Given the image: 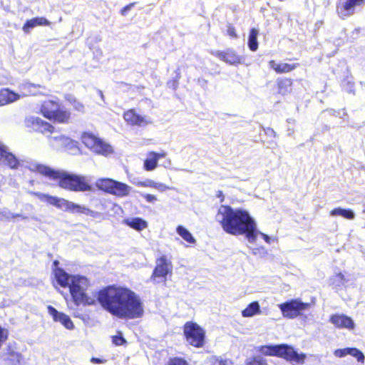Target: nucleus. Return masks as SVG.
Instances as JSON below:
<instances>
[{
    "label": "nucleus",
    "instance_id": "obj_1",
    "mask_svg": "<svg viewBox=\"0 0 365 365\" xmlns=\"http://www.w3.org/2000/svg\"><path fill=\"white\" fill-rule=\"evenodd\" d=\"M98 301L105 310L119 319H134L144 314L140 296L125 287L110 286L101 290Z\"/></svg>",
    "mask_w": 365,
    "mask_h": 365
},
{
    "label": "nucleus",
    "instance_id": "obj_2",
    "mask_svg": "<svg viewBox=\"0 0 365 365\" xmlns=\"http://www.w3.org/2000/svg\"><path fill=\"white\" fill-rule=\"evenodd\" d=\"M215 217L225 232L233 235H245L250 243L256 242L259 238H262L267 244L277 241L275 237L269 236L258 230L255 220L245 210L221 205Z\"/></svg>",
    "mask_w": 365,
    "mask_h": 365
},
{
    "label": "nucleus",
    "instance_id": "obj_3",
    "mask_svg": "<svg viewBox=\"0 0 365 365\" xmlns=\"http://www.w3.org/2000/svg\"><path fill=\"white\" fill-rule=\"evenodd\" d=\"M29 169L49 179L58 180V185L65 190L73 192H86L92 190L89 180L86 176L56 170L46 165L38 163H30Z\"/></svg>",
    "mask_w": 365,
    "mask_h": 365
},
{
    "label": "nucleus",
    "instance_id": "obj_4",
    "mask_svg": "<svg viewBox=\"0 0 365 365\" xmlns=\"http://www.w3.org/2000/svg\"><path fill=\"white\" fill-rule=\"evenodd\" d=\"M31 194L36 196L41 201L46 202L65 212L72 214H83L93 218H98L101 216V213L99 212L92 210L83 205L76 204L64 198L39 192H31Z\"/></svg>",
    "mask_w": 365,
    "mask_h": 365
},
{
    "label": "nucleus",
    "instance_id": "obj_5",
    "mask_svg": "<svg viewBox=\"0 0 365 365\" xmlns=\"http://www.w3.org/2000/svg\"><path fill=\"white\" fill-rule=\"evenodd\" d=\"M90 287V282L84 276L74 275L71 277L69 284L70 294L73 302L77 306H90L96 304L94 296H89L87 290Z\"/></svg>",
    "mask_w": 365,
    "mask_h": 365
},
{
    "label": "nucleus",
    "instance_id": "obj_6",
    "mask_svg": "<svg viewBox=\"0 0 365 365\" xmlns=\"http://www.w3.org/2000/svg\"><path fill=\"white\" fill-rule=\"evenodd\" d=\"M258 351L264 355L281 357L297 364H304L307 358L306 354L298 353L292 346L287 344L261 346L258 347Z\"/></svg>",
    "mask_w": 365,
    "mask_h": 365
},
{
    "label": "nucleus",
    "instance_id": "obj_7",
    "mask_svg": "<svg viewBox=\"0 0 365 365\" xmlns=\"http://www.w3.org/2000/svg\"><path fill=\"white\" fill-rule=\"evenodd\" d=\"M81 141L92 152L103 156H108L113 153V147L107 142L91 133H83Z\"/></svg>",
    "mask_w": 365,
    "mask_h": 365
},
{
    "label": "nucleus",
    "instance_id": "obj_8",
    "mask_svg": "<svg viewBox=\"0 0 365 365\" xmlns=\"http://www.w3.org/2000/svg\"><path fill=\"white\" fill-rule=\"evenodd\" d=\"M48 141L53 148L62 149L71 155L80 153L78 143L65 135H54L48 136Z\"/></svg>",
    "mask_w": 365,
    "mask_h": 365
},
{
    "label": "nucleus",
    "instance_id": "obj_9",
    "mask_svg": "<svg viewBox=\"0 0 365 365\" xmlns=\"http://www.w3.org/2000/svg\"><path fill=\"white\" fill-rule=\"evenodd\" d=\"M184 334L187 342L195 346L202 347L205 341V331L196 323L188 322L184 325Z\"/></svg>",
    "mask_w": 365,
    "mask_h": 365
},
{
    "label": "nucleus",
    "instance_id": "obj_10",
    "mask_svg": "<svg viewBox=\"0 0 365 365\" xmlns=\"http://www.w3.org/2000/svg\"><path fill=\"white\" fill-rule=\"evenodd\" d=\"M284 317L294 319L297 317L302 311L309 308V304L300 300L294 299L278 305Z\"/></svg>",
    "mask_w": 365,
    "mask_h": 365
},
{
    "label": "nucleus",
    "instance_id": "obj_11",
    "mask_svg": "<svg viewBox=\"0 0 365 365\" xmlns=\"http://www.w3.org/2000/svg\"><path fill=\"white\" fill-rule=\"evenodd\" d=\"M173 266L171 262L165 255L156 260V266L151 276V279L157 283L165 282L166 276L171 272Z\"/></svg>",
    "mask_w": 365,
    "mask_h": 365
},
{
    "label": "nucleus",
    "instance_id": "obj_12",
    "mask_svg": "<svg viewBox=\"0 0 365 365\" xmlns=\"http://www.w3.org/2000/svg\"><path fill=\"white\" fill-rule=\"evenodd\" d=\"M123 118L124 120L131 125L143 127L152 123L149 117L139 115L136 113L134 110H129L125 112Z\"/></svg>",
    "mask_w": 365,
    "mask_h": 365
},
{
    "label": "nucleus",
    "instance_id": "obj_13",
    "mask_svg": "<svg viewBox=\"0 0 365 365\" xmlns=\"http://www.w3.org/2000/svg\"><path fill=\"white\" fill-rule=\"evenodd\" d=\"M364 0H346L341 2L337 6V12L341 19H345L354 13L356 6H359L364 3Z\"/></svg>",
    "mask_w": 365,
    "mask_h": 365
},
{
    "label": "nucleus",
    "instance_id": "obj_14",
    "mask_svg": "<svg viewBox=\"0 0 365 365\" xmlns=\"http://www.w3.org/2000/svg\"><path fill=\"white\" fill-rule=\"evenodd\" d=\"M48 314L52 317L53 320L56 322L61 323L65 328L73 329L74 325L71 318L63 312H58L52 306L47 307Z\"/></svg>",
    "mask_w": 365,
    "mask_h": 365
},
{
    "label": "nucleus",
    "instance_id": "obj_15",
    "mask_svg": "<svg viewBox=\"0 0 365 365\" xmlns=\"http://www.w3.org/2000/svg\"><path fill=\"white\" fill-rule=\"evenodd\" d=\"M329 322L339 329L352 330L355 327L353 319L344 314H333L331 316Z\"/></svg>",
    "mask_w": 365,
    "mask_h": 365
},
{
    "label": "nucleus",
    "instance_id": "obj_16",
    "mask_svg": "<svg viewBox=\"0 0 365 365\" xmlns=\"http://www.w3.org/2000/svg\"><path fill=\"white\" fill-rule=\"evenodd\" d=\"M19 162L8 148L0 143V165H6L12 169L17 168Z\"/></svg>",
    "mask_w": 365,
    "mask_h": 365
},
{
    "label": "nucleus",
    "instance_id": "obj_17",
    "mask_svg": "<svg viewBox=\"0 0 365 365\" xmlns=\"http://www.w3.org/2000/svg\"><path fill=\"white\" fill-rule=\"evenodd\" d=\"M44 87L40 84H35L29 81H24L19 86L21 98L26 96L42 94L41 90Z\"/></svg>",
    "mask_w": 365,
    "mask_h": 365
},
{
    "label": "nucleus",
    "instance_id": "obj_18",
    "mask_svg": "<svg viewBox=\"0 0 365 365\" xmlns=\"http://www.w3.org/2000/svg\"><path fill=\"white\" fill-rule=\"evenodd\" d=\"M214 55L220 60L230 65L242 63V57L237 54L232 49H227L224 51H215Z\"/></svg>",
    "mask_w": 365,
    "mask_h": 365
},
{
    "label": "nucleus",
    "instance_id": "obj_19",
    "mask_svg": "<svg viewBox=\"0 0 365 365\" xmlns=\"http://www.w3.org/2000/svg\"><path fill=\"white\" fill-rule=\"evenodd\" d=\"M334 354L336 357L342 358L347 355H350L354 357L359 362L364 364L365 356L364 354L356 348H344L336 349L334 351Z\"/></svg>",
    "mask_w": 365,
    "mask_h": 365
},
{
    "label": "nucleus",
    "instance_id": "obj_20",
    "mask_svg": "<svg viewBox=\"0 0 365 365\" xmlns=\"http://www.w3.org/2000/svg\"><path fill=\"white\" fill-rule=\"evenodd\" d=\"M58 264V261L53 262V265L57 267ZM55 279H56L57 283L63 287H69V284H71V279L73 276L67 274L63 269L61 268L56 267L53 270Z\"/></svg>",
    "mask_w": 365,
    "mask_h": 365
},
{
    "label": "nucleus",
    "instance_id": "obj_21",
    "mask_svg": "<svg viewBox=\"0 0 365 365\" xmlns=\"http://www.w3.org/2000/svg\"><path fill=\"white\" fill-rule=\"evenodd\" d=\"M60 104L58 101L53 100L45 101L41 104L40 111L41 113L47 119H50L56 112Z\"/></svg>",
    "mask_w": 365,
    "mask_h": 365
},
{
    "label": "nucleus",
    "instance_id": "obj_22",
    "mask_svg": "<svg viewBox=\"0 0 365 365\" xmlns=\"http://www.w3.org/2000/svg\"><path fill=\"white\" fill-rule=\"evenodd\" d=\"M20 98V94L14 92L9 88H3L0 90V106L12 103L19 101Z\"/></svg>",
    "mask_w": 365,
    "mask_h": 365
},
{
    "label": "nucleus",
    "instance_id": "obj_23",
    "mask_svg": "<svg viewBox=\"0 0 365 365\" xmlns=\"http://www.w3.org/2000/svg\"><path fill=\"white\" fill-rule=\"evenodd\" d=\"M132 190V187L125 183L115 180L113 187L111 195L118 197H124L128 196Z\"/></svg>",
    "mask_w": 365,
    "mask_h": 365
},
{
    "label": "nucleus",
    "instance_id": "obj_24",
    "mask_svg": "<svg viewBox=\"0 0 365 365\" xmlns=\"http://www.w3.org/2000/svg\"><path fill=\"white\" fill-rule=\"evenodd\" d=\"M123 222L137 231H141L148 227V222L140 217L126 218Z\"/></svg>",
    "mask_w": 365,
    "mask_h": 365
},
{
    "label": "nucleus",
    "instance_id": "obj_25",
    "mask_svg": "<svg viewBox=\"0 0 365 365\" xmlns=\"http://www.w3.org/2000/svg\"><path fill=\"white\" fill-rule=\"evenodd\" d=\"M269 64V66L278 73H288V72L295 69L298 66V64H297V63H293V64H289V63H277L274 61H270Z\"/></svg>",
    "mask_w": 365,
    "mask_h": 365
},
{
    "label": "nucleus",
    "instance_id": "obj_26",
    "mask_svg": "<svg viewBox=\"0 0 365 365\" xmlns=\"http://www.w3.org/2000/svg\"><path fill=\"white\" fill-rule=\"evenodd\" d=\"M71 118V113L66 109H64L59 106L56 112L54 113L53 116L49 120H53L60 123H67Z\"/></svg>",
    "mask_w": 365,
    "mask_h": 365
},
{
    "label": "nucleus",
    "instance_id": "obj_27",
    "mask_svg": "<svg viewBox=\"0 0 365 365\" xmlns=\"http://www.w3.org/2000/svg\"><path fill=\"white\" fill-rule=\"evenodd\" d=\"M158 165V161L156 158V153L150 151L147 153L146 158L144 160L143 168L146 171H153Z\"/></svg>",
    "mask_w": 365,
    "mask_h": 365
},
{
    "label": "nucleus",
    "instance_id": "obj_28",
    "mask_svg": "<svg viewBox=\"0 0 365 365\" xmlns=\"http://www.w3.org/2000/svg\"><path fill=\"white\" fill-rule=\"evenodd\" d=\"M115 182V180L110 178H101L96 180V186L99 190L110 194Z\"/></svg>",
    "mask_w": 365,
    "mask_h": 365
},
{
    "label": "nucleus",
    "instance_id": "obj_29",
    "mask_svg": "<svg viewBox=\"0 0 365 365\" xmlns=\"http://www.w3.org/2000/svg\"><path fill=\"white\" fill-rule=\"evenodd\" d=\"M260 313V306L258 302L250 303L244 310L242 311L243 317H252Z\"/></svg>",
    "mask_w": 365,
    "mask_h": 365
},
{
    "label": "nucleus",
    "instance_id": "obj_30",
    "mask_svg": "<svg viewBox=\"0 0 365 365\" xmlns=\"http://www.w3.org/2000/svg\"><path fill=\"white\" fill-rule=\"evenodd\" d=\"M176 232L187 243L195 244L196 240L190 232L182 225H178L176 228Z\"/></svg>",
    "mask_w": 365,
    "mask_h": 365
},
{
    "label": "nucleus",
    "instance_id": "obj_31",
    "mask_svg": "<svg viewBox=\"0 0 365 365\" xmlns=\"http://www.w3.org/2000/svg\"><path fill=\"white\" fill-rule=\"evenodd\" d=\"M331 216H341L348 220H353L355 217V214L351 210H346L341 207H337L330 212Z\"/></svg>",
    "mask_w": 365,
    "mask_h": 365
},
{
    "label": "nucleus",
    "instance_id": "obj_32",
    "mask_svg": "<svg viewBox=\"0 0 365 365\" xmlns=\"http://www.w3.org/2000/svg\"><path fill=\"white\" fill-rule=\"evenodd\" d=\"M292 81L289 78L281 79L278 81V92L282 95H287L292 91Z\"/></svg>",
    "mask_w": 365,
    "mask_h": 365
},
{
    "label": "nucleus",
    "instance_id": "obj_33",
    "mask_svg": "<svg viewBox=\"0 0 365 365\" xmlns=\"http://www.w3.org/2000/svg\"><path fill=\"white\" fill-rule=\"evenodd\" d=\"M259 31L257 29H252L250 32L248 38V46L252 51H255L258 48L257 36Z\"/></svg>",
    "mask_w": 365,
    "mask_h": 365
},
{
    "label": "nucleus",
    "instance_id": "obj_34",
    "mask_svg": "<svg viewBox=\"0 0 365 365\" xmlns=\"http://www.w3.org/2000/svg\"><path fill=\"white\" fill-rule=\"evenodd\" d=\"M41 120L42 119L39 117L29 115L26 117L24 120V124L26 128L36 131Z\"/></svg>",
    "mask_w": 365,
    "mask_h": 365
},
{
    "label": "nucleus",
    "instance_id": "obj_35",
    "mask_svg": "<svg viewBox=\"0 0 365 365\" xmlns=\"http://www.w3.org/2000/svg\"><path fill=\"white\" fill-rule=\"evenodd\" d=\"M36 132H39L43 133V135H46L48 138V136L53 135V134L54 133V127L48 122H46L42 120L40 122L39 126Z\"/></svg>",
    "mask_w": 365,
    "mask_h": 365
},
{
    "label": "nucleus",
    "instance_id": "obj_36",
    "mask_svg": "<svg viewBox=\"0 0 365 365\" xmlns=\"http://www.w3.org/2000/svg\"><path fill=\"white\" fill-rule=\"evenodd\" d=\"M67 101L73 106L74 109L79 112L84 111L83 104L78 101L74 96L68 95L66 97Z\"/></svg>",
    "mask_w": 365,
    "mask_h": 365
},
{
    "label": "nucleus",
    "instance_id": "obj_37",
    "mask_svg": "<svg viewBox=\"0 0 365 365\" xmlns=\"http://www.w3.org/2000/svg\"><path fill=\"white\" fill-rule=\"evenodd\" d=\"M245 365H268L267 360L260 356H255L247 359Z\"/></svg>",
    "mask_w": 365,
    "mask_h": 365
},
{
    "label": "nucleus",
    "instance_id": "obj_38",
    "mask_svg": "<svg viewBox=\"0 0 365 365\" xmlns=\"http://www.w3.org/2000/svg\"><path fill=\"white\" fill-rule=\"evenodd\" d=\"M1 215H2V218L1 219H4V220H14V218L16 217H21L22 219L24 220H26L27 219V217L26 216H23L20 214H14L13 212H11L10 210H4L2 212H1Z\"/></svg>",
    "mask_w": 365,
    "mask_h": 365
},
{
    "label": "nucleus",
    "instance_id": "obj_39",
    "mask_svg": "<svg viewBox=\"0 0 365 365\" xmlns=\"http://www.w3.org/2000/svg\"><path fill=\"white\" fill-rule=\"evenodd\" d=\"M345 278L341 273L336 274L332 279V284L336 287H340L344 284Z\"/></svg>",
    "mask_w": 365,
    "mask_h": 365
},
{
    "label": "nucleus",
    "instance_id": "obj_40",
    "mask_svg": "<svg viewBox=\"0 0 365 365\" xmlns=\"http://www.w3.org/2000/svg\"><path fill=\"white\" fill-rule=\"evenodd\" d=\"M36 26H50L51 22L44 17H36L33 19Z\"/></svg>",
    "mask_w": 365,
    "mask_h": 365
},
{
    "label": "nucleus",
    "instance_id": "obj_41",
    "mask_svg": "<svg viewBox=\"0 0 365 365\" xmlns=\"http://www.w3.org/2000/svg\"><path fill=\"white\" fill-rule=\"evenodd\" d=\"M34 27H36V25L33 19H31L26 22L22 29L26 34H29L30 32V30Z\"/></svg>",
    "mask_w": 365,
    "mask_h": 365
},
{
    "label": "nucleus",
    "instance_id": "obj_42",
    "mask_svg": "<svg viewBox=\"0 0 365 365\" xmlns=\"http://www.w3.org/2000/svg\"><path fill=\"white\" fill-rule=\"evenodd\" d=\"M154 189L157 190L158 191H159L160 192H163L168 190H171V189H174V188L169 187L168 185H166L165 184H164L163 182H156Z\"/></svg>",
    "mask_w": 365,
    "mask_h": 365
},
{
    "label": "nucleus",
    "instance_id": "obj_43",
    "mask_svg": "<svg viewBox=\"0 0 365 365\" xmlns=\"http://www.w3.org/2000/svg\"><path fill=\"white\" fill-rule=\"evenodd\" d=\"M167 365H188L186 361L180 358L171 359Z\"/></svg>",
    "mask_w": 365,
    "mask_h": 365
},
{
    "label": "nucleus",
    "instance_id": "obj_44",
    "mask_svg": "<svg viewBox=\"0 0 365 365\" xmlns=\"http://www.w3.org/2000/svg\"><path fill=\"white\" fill-rule=\"evenodd\" d=\"M252 253L254 255L264 256L267 254V250L264 247H259L252 249Z\"/></svg>",
    "mask_w": 365,
    "mask_h": 365
},
{
    "label": "nucleus",
    "instance_id": "obj_45",
    "mask_svg": "<svg viewBox=\"0 0 365 365\" xmlns=\"http://www.w3.org/2000/svg\"><path fill=\"white\" fill-rule=\"evenodd\" d=\"M155 182H156L153 180H147L144 182H139L137 183V185L141 187H149L155 188Z\"/></svg>",
    "mask_w": 365,
    "mask_h": 365
},
{
    "label": "nucleus",
    "instance_id": "obj_46",
    "mask_svg": "<svg viewBox=\"0 0 365 365\" xmlns=\"http://www.w3.org/2000/svg\"><path fill=\"white\" fill-rule=\"evenodd\" d=\"M227 34L232 38H237V34L235 31V29L231 24L227 26Z\"/></svg>",
    "mask_w": 365,
    "mask_h": 365
},
{
    "label": "nucleus",
    "instance_id": "obj_47",
    "mask_svg": "<svg viewBox=\"0 0 365 365\" xmlns=\"http://www.w3.org/2000/svg\"><path fill=\"white\" fill-rule=\"evenodd\" d=\"M113 342L118 346L123 345L125 340L124 338L121 336H115L113 337Z\"/></svg>",
    "mask_w": 365,
    "mask_h": 365
},
{
    "label": "nucleus",
    "instance_id": "obj_48",
    "mask_svg": "<svg viewBox=\"0 0 365 365\" xmlns=\"http://www.w3.org/2000/svg\"><path fill=\"white\" fill-rule=\"evenodd\" d=\"M142 196L148 202H155L157 200V197L154 195L151 194H143Z\"/></svg>",
    "mask_w": 365,
    "mask_h": 365
},
{
    "label": "nucleus",
    "instance_id": "obj_49",
    "mask_svg": "<svg viewBox=\"0 0 365 365\" xmlns=\"http://www.w3.org/2000/svg\"><path fill=\"white\" fill-rule=\"evenodd\" d=\"M10 360L13 361H16L17 363H19L20 362V359H21V355L16 352H14V351H11L10 353Z\"/></svg>",
    "mask_w": 365,
    "mask_h": 365
},
{
    "label": "nucleus",
    "instance_id": "obj_50",
    "mask_svg": "<svg viewBox=\"0 0 365 365\" xmlns=\"http://www.w3.org/2000/svg\"><path fill=\"white\" fill-rule=\"evenodd\" d=\"M134 4H130L128 5H127L126 6H125L122 11H121V13L123 15H125L126 11L130 10L133 6Z\"/></svg>",
    "mask_w": 365,
    "mask_h": 365
},
{
    "label": "nucleus",
    "instance_id": "obj_51",
    "mask_svg": "<svg viewBox=\"0 0 365 365\" xmlns=\"http://www.w3.org/2000/svg\"><path fill=\"white\" fill-rule=\"evenodd\" d=\"M218 364L219 365H231L232 362L230 360H227V359L222 360V359H221V360L218 361Z\"/></svg>",
    "mask_w": 365,
    "mask_h": 365
},
{
    "label": "nucleus",
    "instance_id": "obj_52",
    "mask_svg": "<svg viewBox=\"0 0 365 365\" xmlns=\"http://www.w3.org/2000/svg\"><path fill=\"white\" fill-rule=\"evenodd\" d=\"M166 155H167V153L165 151H163L160 153H156V158H157L158 161L159 160L160 158H165Z\"/></svg>",
    "mask_w": 365,
    "mask_h": 365
},
{
    "label": "nucleus",
    "instance_id": "obj_53",
    "mask_svg": "<svg viewBox=\"0 0 365 365\" xmlns=\"http://www.w3.org/2000/svg\"><path fill=\"white\" fill-rule=\"evenodd\" d=\"M91 362H93V364H102L103 363V361L102 359L93 357L91 359Z\"/></svg>",
    "mask_w": 365,
    "mask_h": 365
},
{
    "label": "nucleus",
    "instance_id": "obj_54",
    "mask_svg": "<svg viewBox=\"0 0 365 365\" xmlns=\"http://www.w3.org/2000/svg\"><path fill=\"white\" fill-rule=\"evenodd\" d=\"M177 86H178V83L175 82V81L173 82V88H174V89H175L177 88Z\"/></svg>",
    "mask_w": 365,
    "mask_h": 365
},
{
    "label": "nucleus",
    "instance_id": "obj_55",
    "mask_svg": "<svg viewBox=\"0 0 365 365\" xmlns=\"http://www.w3.org/2000/svg\"><path fill=\"white\" fill-rule=\"evenodd\" d=\"M98 93H99V94H100V96H101V98H103V94L102 91H98Z\"/></svg>",
    "mask_w": 365,
    "mask_h": 365
},
{
    "label": "nucleus",
    "instance_id": "obj_56",
    "mask_svg": "<svg viewBox=\"0 0 365 365\" xmlns=\"http://www.w3.org/2000/svg\"><path fill=\"white\" fill-rule=\"evenodd\" d=\"M220 192V194L218 195V196L220 197L222 195V192Z\"/></svg>",
    "mask_w": 365,
    "mask_h": 365
}]
</instances>
